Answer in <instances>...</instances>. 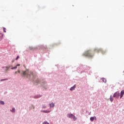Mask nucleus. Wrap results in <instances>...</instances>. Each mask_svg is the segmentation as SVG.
I'll use <instances>...</instances> for the list:
<instances>
[{
    "label": "nucleus",
    "instance_id": "nucleus-19",
    "mask_svg": "<svg viewBox=\"0 0 124 124\" xmlns=\"http://www.w3.org/2000/svg\"><path fill=\"white\" fill-rule=\"evenodd\" d=\"M94 120V117H92L90 118V120L91 122H93Z\"/></svg>",
    "mask_w": 124,
    "mask_h": 124
},
{
    "label": "nucleus",
    "instance_id": "nucleus-26",
    "mask_svg": "<svg viewBox=\"0 0 124 124\" xmlns=\"http://www.w3.org/2000/svg\"><path fill=\"white\" fill-rule=\"evenodd\" d=\"M19 58H20V56H19V55L17 56V57H16V60H18Z\"/></svg>",
    "mask_w": 124,
    "mask_h": 124
},
{
    "label": "nucleus",
    "instance_id": "nucleus-31",
    "mask_svg": "<svg viewBox=\"0 0 124 124\" xmlns=\"http://www.w3.org/2000/svg\"><path fill=\"white\" fill-rule=\"evenodd\" d=\"M32 107H33V108L34 109L35 108V107L33 105H32Z\"/></svg>",
    "mask_w": 124,
    "mask_h": 124
},
{
    "label": "nucleus",
    "instance_id": "nucleus-11",
    "mask_svg": "<svg viewBox=\"0 0 124 124\" xmlns=\"http://www.w3.org/2000/svg\"><path fill=\"white\" fill-rule=\"evenodd\" d=\"M42 96V95H41L40 94H37V95H36L34 96H33V98H35V99H37V98H40Z\"/></svg>",
    "mask_w": 124,
    "mask_h": 124
},
{
    "label": "nucleus",
    "instance_id": "nucleus-28",
    "mask_svg": "<svg viewBox=\"0 0 124 124\" xmlns=\"http://www.w3.org/2000/svg\"><path fill=\"white\" fill-rule=\"evenodd\" d=\"M94 120H95V121L97 120V118H96V117L95 116H94Z\"/></svg>",
    "mask_w": 124,
    "mask_h": 124
},
{
    "label": "nucleus",
    "instance_id": "nucleus-16",
    "mask_svg": "<svg viewBox=\"0 0 124 124\" xmlns=\"http://www.w3.org/2000/svg\"><path fill=\"white\" fill-rule=\"evenodd\" d=\"M101 80H102V82H103L104 83H106V82H107L106 78H101Z\"/></svg>",
    "mask_w": 124,
    "mask_h": 124
},
{
    "label": "nucleus",
    "instance_id": "nucleus-12",
    "mask_svg": "<svg viewBox=\"0 0 124 124\" xmlns=\"http://www.w3.org/2000/svg\"><path fill=\"white\" fill-rule=\"evenodd\" d=\"M76 88V85H74L73 86L71 87L70 88V90L72 91L74 90H75V88Z\"/></svg>",
    "mask_w": 124,
    "mask_h": 124
},
{
    "label": "nucleus",
    "instance_id": "nucleus-14",
    "mask_svg": "<svg viewBox=\"0 0 124 124\" xmlns=\"http://www.w3.org/2000/svg\"><path fill=\"white\" fill-rule=\"evenodd\" d=\"M49 106H50V108H53L55 107V104L52 103L51 104H49Z\"/></svg>",
    "mask_w": 124,
    "mask_h": 124
},
{
    "label": "nucleus",
    "instance_id": "nucleus-25",
    "mask_svg": "<svg viewBox=\"0 0 124 124\" xmlns=\"http://www.w3.org/2000/svg\"><path fill=\"white\" fill-rule=\"evenodd\" d=\"M43 124H49V123L47 122H44V123H43Z\"/></svg>",
    "mask_w": 124,
    "mask_h": 124
},
{
    "label": "nucleus",
    "instance_id": "nucleus-29",
    "mask_svg": "<svg viewBox=\"0 0 124 124\" xmlns=\"http://www.w3.org/2000/svg\"><path fill=\"white\" fill-rule=\"evenodd\" d=\"M5 80H7V79H1V81H5Z\"/></svg>",
    "mask_w": 124,
    "mask_h": 124
},
{
    "label": "nucleus",
    "instance_id": "nucleus-20",
    "mask_svg": "<svg viewBox=\"0 0 124 124\" xmlns=\"http://www.w3.org/2000/svg\"><path fill=\"white\" fill-rule=\"evenodd\" d=\"M110 100L112 102L113 101V98L112 97V95H111L110 96Z\"/></svg>",
    "mask_w": 124,
    "mask_h": 124
},
{
    "label": "nucleus",
    "instance_id": "nucleus-18",
    "mask_svg": "<svg viewBox=\"0 0 124 124\" xmlns=\"http://www.w3.org/2000/svg\"><path fill=\"white\" fill-rule=\"evenodd\" d=\"M73 121H76L77 120V118L74 115L73 117Z\"/></svg>",
    "mask_w": 124,
    "mask_h": 124
},
{
    "label": "nucleus",
    "instance_id": "nucleus-17",
    "mask_svg": "<svg viewBox=\"0 0 124 124\" xmlns=\"http://www.w3.org/2000/svg\"><path fill=\"white\" fill-rule=\"evenodd\" d=\"M3 37V34L2 33L0 32V41L1 40V39H2Z\"/></svg>",
    "mask_w": 124,
    "mask_h": 124
},
{
    "label": "nucleus",
    "instance_id": "nucleus-27",
    "mask_svg": "<svg viewBox=\"0 0 124 124\" xmlns=\"http://www.w3.org/2000/svg\"><path fill=\"white\" fill-rule=\"evenodd\" d=\"M20 66V64H17L16 65V68L17 69V67Z\"/></svg>",
    "mask_w": 124,
    "mask_h": 124
},
{
    "label": "nucleus",
    "instance_id": "nucleus-23",
    "mask_svg": "<svg viewBox=\"0 0 124 124\" xmlns=\"http://www.w3.org/2000/svg\"><path fill=\"white\" fill-rule=\"evenodd\" d=\"M3 32H6V28H4V27H3Z\"/></svg>",
    "mask_w": 124,
    "mask_h": 124
},
{
    "label": "nucleus",
    "instance_id": "nucleus-7",
    "mask_svg": "<svg viewBox=\"0 0 124 124\" xmlns=\"http://www.w3.org/2000/svg\"><path fill=\"white\" fill-rule=\"evenodd\" d=\"M39 49H47L46 46L41 45L39 46Z\"/></svg>",
    "mask_w": 124,
    "mask_h": 124
},
{
    "label": "nucleus",
    "instance_id": "nucleus-30",
    "mask_svg": "<svg viewBox=\"0 0 124 124\" xmlns=\"http://www.w3.org/2000/svg\"><path fill=\"white\" fill-rule=\"evenodd\" d=\"M84 71H82L81 72H80V74H82V73H84Z\"/></svg>",
    "mask_w": 124,
    "mask_h": 124
},
{
    "label": "nucleus",
    "instance_id": "nucleus-21",
    "mask_svg": "<svg viewBox=\"0 0 124 124\" xmlns=\"http://www.w3.org/2000/svg\"><path fill=\"white\" fill-rule=\"evenodd\" d=\"M0 104H1V105H4V103L3 101H0Z\"/></svg>",
    "mask_w": 124,
    "mask_h": 124
},
{
    "label": "nucleus",
    "instance_id": "nucleus-8",
    "mask_svg": "<svg viewBox=\"0 0 124 124\" xmlns=\"http://www.w3.org/2000/svg\"><path fill=\"white\" fill-rule=\"evenodd\" d=\"M124 95V90L121 91V93H120V99H121Z\"/></svg>",
    "mask_w": 124,
    "mask_h": 124
},
{
    "label": "nucleus",
    "instance_id": "nucleus-9",
    "mask_svg": "<svg viewBox=\"0 0 124 124\" xmlns=\"http://www.w3.org/2000/svg\"><path fill=\"white\" fill-rule=\"evenodd\" d=\"M73 116H74V115L73 114L68 113L67 114V117L70 119H73Z\"/></svg>",
    "mask_w": 124,
    "mask_h": 124
},
{
    "label": "nucleus",
    "instance_id": "nucleus-3",
    "mask_svg": "<svg viewBox=\"0 0 124 124\" xmlns=\"http://www.w3.org/2000/svg\"><path fill=\"white\" fill-rule=\"evenodd\" d=\"M120 96V93L119 92V91H117L116 92H115L113 95V97L116 98L117 99L119 98Z\"/></svg>",
    "mask_w": 124,
    "mask_h": 124
},
{
    "label": "nucleus",
    "instance_id": "nucleus-2",
    "mask_svg": "<svg viewBox=\"0 0 124 124\" xmlns=\"http://www.w3.org/2000/svg\"><path fill=\"white\" fill-rule=\"evenodd\" d=\"M82 55L90 58H93V56L90 53V50L85 51V52H84V53H83Z\"/></svg>",
    "mask_w": 124,
    "mask_h": 124
},
{
    "label": "nucleus",
    "instance_id": "nucleus-22",
    "mask_svg": "<svg viewBox=\"0 0 124 124\" xmlns=\"http://www.w3.org/2000/svg\"><path fill=\"white\" fill-rule=\"evenodd\" d=\"M11 111L13 112H15V108H13L12 110H11Z\"/></svg>",
    "mask_w": 124,
    "mask_h": 124
},
{
    "label": "nucleus",
    "instance_id": "nucleus-32",
    "mask_svg": "<svg viewBox=\"0 0 124 124\" xmlns=\"http://www.w3.org/2000/svg\"><path fill=\"white\" fill-rule=\"evenodd\" d=\"M14 62V61H13V62Z\"/></svg>",
    "mask_w": 124,
    "mask_h": 124
},
{
    "label": "nucleus",
    "instance_id": "nucleus-10",
    "mask_svg": "<svg viewBox=\"0 0 124 124\" xmlns=\"http://www.w3.org/2000/svg\"><path fill=\"white\" fill-rule=\"evenodd\" d=\"M9 69H11L12 70L15 69H16V67H11V66L6 67V71H7Z\"/></svg>",
    "mask_w": 124,
    "mask_h": 124
},
{
    "label": "nucleus",
    "instance_id": "nucleus-1",
    "mask_svg": "<svg viewBox=\"0 0 124 124\" xmlns=\"http://www.w3.org/2000/svg\"><path fill=\"white\" fill-rule=\"evenodd\" d=\"M18 73L23 76L24 77H26L32 82H33L35 84H40V80L39 79H36L37 73L36 72H32L28 69H27L25 71H21L20 70L17 71Z\"/></svg>",
    "mask_w": 124,
    "mask_h": 124
},
{
    "label": "nucleus",
    "instance_id": "nucleus-6",
    "mask_svg": "<svg viewBox=\"0 0 124 124\" xmlns=\"http://www.w3.org/2000/svg\"><path fill=\"white\" fill-rule=\"evenodd\" d=\"M94 51H96L99 52V51L102 52L103 54H104V53L106 52V50H103L102 49H98V48H96L94 49Z\"/></svg>",
    "mask_w": 124,
    "mask_h": 124
},
{
    "label": "nucleus",
    "instance_id": "nucleus-33",
    "mask_svg": "<svg viewBox=\"0 0 124 124\" xmlns=\"http://www.w3.org/2000/svg\"><path fill=\"white\" fill-rule=\"evenodd\" d=\"M16 73H17V71L16 72Z\"/></svg>",
    "mask_w": 124,
    "mask_h": 124
},
{
    "label": "nucleus",
    "instance_id": "nucleus-24",
    "mask_svg": "<svg viewBox=\"0 0 124 124\" xmlns=\"http://www.w3.org/2000/svg\"><path fill=\"white\" fill-rule=\"evenodd\" d=\"M42 108H46V106L45 105H43Z\"/></svg>",
    "mask_w": 124,
    "mask_h": 124
},
{
    "label": "nucleus",
    "instance_id": "nucleus-4",
    "mask_svg": "<svg viewBox=\"0 0 124 124\" xmlns=\"http://www.w3.org/2000/svg\"><path fill=\"white\" fill-rule=\"evenodd\" d=\"M47 82L46 81H43L42 83V87H43V89H45V90H47Z\"/></svg>",
    "mask_w": 124,
    "mask_h": 124
},
{
    "label": "nucleus",
    "instance_id": "nucleus-15",
    "mask_svg": "<svg viewBox=\"0 0 124 124\" xmlns=\"http://www.w3.org/2000/svg\"><path fill=\"white\" fill-rule=\"evenodd\" d=\"M41 112L45 113H49L50 111L49 110H41Z\"/></svg>",
    "mask_w": 124,
    "mask_h": 124
},
{
    "label": "nucleus",
    "instance_id": "nucleus-5",
    "mask_svg": "<svg viewBox=\"0 0 124 124\" xmlns=\"http://www.w3.org/2000/svg\"><path fill=\"white\" fill-rule=\"evenodd\" d=\"M83 69L84 70H89L91 69V67L89 66H87V65H81L80 66L81 69Z\"/></svg>",
    "mask_w": 124,
    "mask_h": 124
},
{
    "label": "nucleus",
    "instance_id": "nucleus-13",
    "mask_svg": "<svg viewBox=\"0 0 124 124\" xmlns=\"http://www.w3.org/2000/svg\"><path fill=\"white\" fill-rule=\"evenodd\" d=\"M37 47H32V46H30L29 47V49L31 50H35L36 49H37Z\"/></svg>",
    "mask_w": 124,
    "mask_h": 124
}]
</instances>
